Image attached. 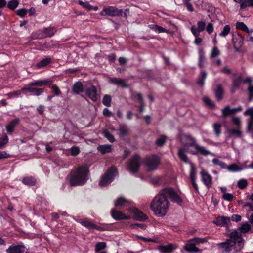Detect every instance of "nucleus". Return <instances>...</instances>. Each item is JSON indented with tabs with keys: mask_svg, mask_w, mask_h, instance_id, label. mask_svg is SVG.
I'll list each match as a JSON object with an SVG mask.
<instances>
[{
	"mask_svg": "<svg viewBox=\"0 0 253 253\" xmlns=\"http://www.w3.org/2000/svg\"><path fill=\"white\" fill-rule=\"evenodd\" d=\"M168 198L178 204L182 202L181 199L173 189L167 188L163 189L154 197L150 206L156 216L162 217L166 214L170 206Z\"/></svg>",
	"mask_w": 253,
	"mask_h": 253,
	"instance_id": "1",
	"label": "nucleus"
},
{
	"mask_svg": "<svg viewBox=\"0 0 253 253\" xmlns=\"http://www.w3.org/2000/svg\"><path fill=\"white\" fill-rule=\"evenodd\" d=\"M230 239L217 244L218 249L221 253H229L235 246V252H241L244 248L245 241L241 234L234 231L229 235Z\"/></svg>",
	"mask_w": 253,
	"mask_h": 253,
	"instance_id": "2",
	"label": "nucleus"
},
{
	"mask_svg": "<svg viewBox=\"0 0 253 253\" xmlns=\"http://www.w3.org/2000/svg\"><path fill=\"white\" fill-rule=\"evenodd\" d=\"M181 141L183 145V147L189 149L188 152L192 155H202L205 156L212 155V153L207 150L204 147L198 145L195 138L189 134L182 135Z\"/></svg>",
	"mask_w": 253,
	"mask_h": 253,
	"instance_id": "3",
	"label": "nucleus"
},
{
	"mask_svg": "<svg viewBox=\"0 0 253 253\" xmlns=\"http://www.w3.org/2000/svg\"><path fill=\"white\" fill-rule=\"evenodd\" d=\"M89 170L86 165H81L72 170L70 173L71 186L81 185L84 184L88 179Z\"/></svg>",
	"mask_w": 253,
	"mask_h": 253,
	"instance_id": "4",
	"label": "nucleus"
},
{
	"mask_svg": "<svg viewBox=\"0 0 253 253\" xmlns=\"http://www.w3.org/2000/svg\"><path fill=\"white\" fill-rule=\"evenodd\" d=\"M117 174L116 168L114 167H111L104 175L102 176L99 183V186L101 187H105L110 184Z\"/></svg>",
	"mask_w": 253,
	"mask_h": 253,
	"instance_id": "5",
	"label": "nucleus"
},
{
	"mask_svg": "<svg viewBox=\"0 0 253 253\" xmlns=\"http://www.w3.org/2000/svg\"><path fill=\"white\" fill-rule=\"evenodd\" d=\"M144 163L148 170L153 171L158 168L160 159L157 156H151L146 158Z\"/></svg>",
	"mask_w": 253,
	"mask_h": 253,
	"instance_id": "6",
	"label": "nucleus"
},
{
	"mask_svg": "<svg viewBox=\"0 0 253 253\" xmlns=\"http://www.w3.org/2000/svg\"><path fill=\"white\" fill-rule=\"evenodd\" d=\"M140 164L139 156L135 155L129 160L128 164V169L131 173H135L138 172Z\"/></svg>",
	"mask_w": 253,
	"mask_h": 253,
	"instance_id": "7",
	"label": "nucleus"
},
{
	"mask_svg": "<svg viewBox=\"0 0 253 253\" xmlns=\"http://www.w3.org/2000/svg\"><path fill=\"white\" fill-rule=\"evenodd\" d=\"M123 13L122 10H119L113 6H105L100 13L101 16H117L121 15Z\"/></svg>",
	"mask_w": 253,
	"mask_h": 253,
	"instance_id": "8",
	"label": "nucleus"
},
{
	"mask_svg": "<svg viewBox=\"0 0 253 253\" xmlns=\"http://www.w3.org/2000/svg\"><path fill=\"white\" fill-rule=\"evenodd\" d=\"M96 92V88L92 84H89L85 89L86 95L93 101H96L98 99Z\"/></svg>",
	"mask_w": 253,
	"mask_h": 253,
	"instance_id": "9",
	"label": "nucleus"
},
{
	"mask_svg": "<svg viewBox=\"0 0 253 253\" xmlns=\"http://www.w3.org/2000/svg\"><path fill=\"white\" fill-rule=\"evenodd\" d=\"M6 253H28V250L23 245H10L6 250Z\"/></svg>",
	"mask_w": 253,
	"mask_h": 253,
	"instance_id": "10",
	"label": "nucleus"
},
{
	"mask_svg": "<svg viewBox=\"0 0 253 253\" xmlns=\"http://www.w3.org/2000/svg\"><path fill=\"white\" fill-rule=\"evenodd\" d=\"M83 226L89 229H96L99 231L104 230V229L97 226L90 222L88 218H84V219H80L78 221Z\"/></svg>",
	"mask_w": 253,
	"mask_h": 253,
	"instance_id": "11",
	"label": "nucleus"
},
{
	"mask_svg": "<svg viewBox=\"0 0 253 253\" xmlns=\"http://www.w3.org/2000/svg\"><path fill=\"white\" fill-rule=\"evenodd\" d=\"M201 176V180L204 185L208 188L211 186L212 177L207 172L202 171L200 172Z\"/></svg>",
	"mask_w": 253,
	"mask_h": 253,
	"instance_id": "12",
	"label": "nucleus"
},
{
	"mask_svg": "<svg viewBox=\"0 0 253 253\" xmlns=\"http://www.w3.org/2000/svg\"><path fill=\"white\" fill-rule=\"evenodd\" d=\"M242 110V108L241 106L231 108L229 106L227 105L222 110V116L225 118L229 115H233L237 112L241 111Z\"/></svg>",
	"mask_w": 253,
	"mask_h": 253,
	"instance_id": "13",
	"label": "nucleus"
},
{
	"mask_svg": "<svg viewBox=\"0 0 253 253\" xmlns=\"http://www.w3.org/2000/svg\"><path fill=\"white\" fill-rule=\"evenodd\" d=\"M206 27V23L204 21H200L197 23V29L195 26L191 27V31L195 37H198L200 33L204 30Z\"/></svg>",
	"mask_w": 253,
	"mask_h": 253,
	"instance_id": "14",
	"label": "nucleus"
},
{
	"mask_svg": "<svg viewBox=\"0 0 253 253\" xmlns=\"http://www.w3.org/2000/svg\"><path fill=\"white\" fill-rule=\"evenodd\" d=\"M197 244L195 243L193 239L188 241L187 243L184 246V249L187 252L191 253H196L200 251V249L197 248L196 245Z\"/></svg>",
	"mask_w": 253,
	"mask_h": 253,
	"instance_id": "15",
	"label": "nucleus"
},
{
	"mask_svg": "<svg viewBox=\"0 0 253 253\" xmlns=\"http://www.w3.org/2000/svg\"><path fill=\"white\" fill-rule=\"evenodd\" d=\"M177 248L176 244H169L166 246H160L158 250L161 253H171L174 250Z\"/></svg>",
	"mask_w": 253,
	"mask_h": 253,
	"instance_id": "16",
	"label": "nucleus"
},
{
	"mask_svg": "<svg viewBox=\"0 0 253 253\" xmlns=\"http://www.w3.org/2000/svg\"><path fill=\"white\" fill-rule=\"evenodd\" d=\"M53 83V81L52 80H36L31 82L29 83L28 85L30 86H50Z\"/></svg>",
	"mask_w": 253,
	"mask_h": 253,
	"instance_id": "17",
	"label": "nucleus"
},
{
	"mask_svg": "<svg viewBox=\"0 0 253 253\" xmlns=\"http://www.w3.org/2000/svg\"><path fill=\"white\" fill-rule=\"evenodd\" d=\"M112 217L115 220L129 219L131 218L130 216L125 215L122 212L113 209L111 211Z\"/></svg>",
	"mask_w": 253,
	"mask_h": 253,
	"instance_id": "18",
	"label": "nucleus"
},
{
	"mask_svg": "<svg viewBox=\"0 0 253 253\" xmlns=\"http://www.w3.org/2000/svg\"><path fill=\"white\" fill-rule=\"evenodd\" d=\"M131 212L134 214L133 218L136 220L144 221L147 218L145 214L136 208L132 209Z\"/></svg>",
	"mask_w": 253,
	"mask_h": 253,
	"instance_id": "19",
	"label": "nucleus"
},
{
	"mask_svg": "<svg viewBox=\"0 0 253 253\" xmlns=\"http://www.w3.org/2000/svg\"><path fill=\"white\" fill-rule=\"evenodd\" d=\"M188 150L189 149L183 147L179 148L178 150V156L181 161L185 163H189L188 158L186 154V152H188Z\"/></svg>",
	"mask_w": 253,
	"mask_h": 253,
	"instance_id": "20",
	"label": "nucleus"
},
{
	"mask_svg": "<svg viewBox=\"0 0 253 253\" xmlns=\"http://www.w3.org/2000/svg\"><path fill=\"white\" fill-rule=\"evenodd\" d=\"M230 222V218L229 217L225 216L218 217L215 220L213 221V223L217 225L224 226L228 224Z\"/></svg>",
	"mask_w": 253,
	"mask_h": 253,
	"instance_id": "21",
	"label": "nucleus"
},
{
	"mask_svg": "<svg viewBox=\"0 0 253 253\" xmlns=\"http://www.w3.org/2000/svg\"><path fill=\"white\" fill-rule=\"evenodd\" d=\"M226 131L229 137L236 136L237 137H240L242 136L241 128H228Z\"/></svg>",
	"mask_w": 253,
	"mask_h": 253,
	"instance_id": "22",
	"label": "nucleus"
},
{
	"mask_svg": "<svg viewBox=\"0 0 253 253\" xmlns=\"http://www.w3.org/2000/svg\"><path fill=\"white\" fill-rule=\"evenodd\" d=\"M129 134V128L125 125H120L118 134L120 138H124Z\"/></svg>",
	"mask_w": 253,
	"mask_h": 253,
	"instance_id": "23",
	"label": "nucleus"
},
{
	"mask_svg": "<svg viewBox=\"0 0 253 253\" xmlns=\"http://www.w3.org/2000/svg\"><path fill=\"white\" fill-rule=\"evenodd\" d=\"M19 121L20 120L18 118H15L10 122V123L6 126V131L9 134L12 133L16 125L19 123Z\"/></svg>",
	"mask_w": 253,
	"mask_h": 253,
	"instance_id": "24",
	"label": "nucleus"
},
{
	"mask_svg": "<svg viewBox=\"0 0 253 253\" xmlns=\"http://www.w3.org/2000/svg\"><path fill=\"white\" fill-rule=\"evenodd\" d=\"M21 90L23 91H28L34 95L36 96H40L41 95L44 91V89L43 88H36L34 87H23L21 89Z\"/></svg>",
	"mask_w": 253,
	"mask_h": 253,
	"instance_id": "25",
	"label": "nucleus"
},
{
	"mask_svg": "<svg viewBox=\"0 0 253 253\" xmlns=\"http://www.w3.org/2000/svg\"><path fill=\"white\" fill-rule=\"evenodd\" d=\"M226 169H227L229 172H236L243 170L244 169V168L238 164L234 163L229 166L226 165Z\"/></svg>",
	"mask_w": 253,
	"mask_h": 253,
	"instance_id": "26",
	"label": "nucleus"
},
{
	"mask_svg": "<svg viewBox=\"0 0 253 253\" xmlns=\"http://www.w3.org/2000/svg\"><path fill=\"white\" fill-rule=\"evenodd\" d=\"M240 4L242 9L248 7H253V0H234Z\"/></svg>",
	"mask_w": 253,
	"mask_h": 253,
	"instance_id": "27",
	"label": "nucleus"
},
{
	"mask_svg": "<svg viewBox=\"0 0 253 253\" xmlns=\"http://www.w3.org/2000/svg\"><path fill=\"white\" fill-rule=\"evenodd\" d=\"M51 61L52 59L50 57L43 59L36 65V68L40 69L45 67L49 64L51 62Z\"/></svg>",
	"mask_w": 253,
	"mask_h": 253,
	"instance_id": "28",
	"label": "nucleus"
},
{
	"mask_svg": "<svg viewBox=\"0 0 253 253\" xmlns=\"http://www.w3.org/2000/svg\"><path fill=\"white\" fill-rule=\"evenodd\" d=\"M83 91L84 87L82 83L79 81L75 83L72 88L73 92L74 94H78L83 92Z\"/></svg>",
	"mask_w": 253,
	"mask_h": 253,
	"instance_id": "29",
	"label": "nucleus"
},
{
	"mask_svg": "<svg viewBox=\"0 0 253 253\" xmlns=\"http://www.w3.org/2000/svg\"><path fill=\"white\" fill-rule=\"evenodd\" d=\"M97 150L103 154L109 153L112 151L111 145L109 144L99 145L97 147Z\"/></svg>",
	"mask_w": 253,
	"mask_h": 253,
	"instance_id": "30",
	"label": "nucleus"
},
{
	"mask_svg": "<svg viewBox=\"0 0 253 253\" xmlns=\"http://www.w3.org/2000/svg\"><path fill=\"white\" fill-rule=\"evenodd\" d=\"M109 81L112 84L119 85L123 87L126 86L125 82L123 79L113 78L110 79Z\"/></svg>",
	"mask_w": 253,
	"mask_h": 253,
	"instance_id": "31",
	"label": "nucleus"
},
{
	"mask_svg": "<svg viewBox=\"0 0 253 253\" xmlns=\"http://www.w3.org/2000/svg\"><path fill=\"white\" fill-rule=\"evenodd\" d=\"M149 26L151 29H152L153 30H154V31H155L156 33H164V32H166V33L169 32V30H167L165 29V28H164L163 27L160 26L159 25H157L152 24V25H149Z\"/></svg>",
	"mask_w": 253,
	"mask_h": 253,
	"instance_id": "32",
	"label": "nucleus"
},
{
	"mask_svg": "<svg viewBox=\"0 0 253 253\" xmlns=\"http://www.w3.org/2000/svg\"><path fill=\"white\" fill-rule=\"evenodd\" d=\"M22 182L25 185L33 186L36 184V180L32 176L25 177L23 178Z\"/></svg>",
	"mask_w": 253,
	"mask_h": 253,
	"instance_id": "33",
	"label": "nucleus"
},
{
	"mask_svg": "<svg viewBox=\"0 0 253 253\" xmlns=\"http://www.w3.org/2000/svg\"><path fill=\"white\" fill-rule=\"evenodd\" d=\"M223 93L224 91L221 85H218L217 89L215 91V96L217 100L220 101L222 99Z\"/></svg>",
	"mask_w": 253,
	"mask_h": 253,
	"instance_id": "34",
	"label": "nucleus"
},
{
	"mask_svg": "<svg viewBox=\"0 0 253 253\" xmlns=\"http://www.w3.org/2000/svg\"><path fill=\"white\" fill-rule=\"evenodd\" d=\"M232 123L235 127L241 128L242 122L239 117L233 116L232 117Z\"/></svg>",
	"mask_w": 253,
	"mask_h": 253,
	"instance_id": "35",
	"label": "nucleus"
},
{
	"mask_svg": "<svg viewBox=\"0 0 253 253\" xmlns=\"http://www.w3.org/2000/svg\"><path fill=\"white\" fill-rule=\"evenodd\" d=\"M251 229V226L248 223L242 224L238 229L240 232L242 233H247L249 232Z\"/></svg>",
	"mask_w": 253,
	"mask_h": 253,
	"instance_id": "36",
	"label": "nucleus"
},
{
	"mask_svg": "<svg viewBox=\"0 0 253 253\" xmlns=\"http://www.w3.org/2000/svg\"><path fill=\"white\" fill-rule=\"evenodd\" d=\"M196 170L194 165L190 163V178L191 181L196 180Z\"/></svg>",
	"mask_w": 253,
	"mask_h": 253,
	"instance_id": "37",
	"label": "nucleus"
},
{
	"mask_svg": "<svg viewBox=\"0 0 253 253\" xmlns=\"http://www.w3.org/2000/svg\"><path fill=\"white\" fill-rule=\"evenodd\" d=\"M19 1L17 0H11L7 3V7L10 10L15 9L19 5Z\"/></svg>",
	"mask_w": 253,
	"mask_h": 253,
	"instance_id": "38",
	"label": "nucleus"
},
{
	"mask_svg": "<svg viewBox=\"0 0 253 253\" xmlns=\"http://www.w3.org/2000/svg\"><path fill=\"white\" fill-rule=\"evenodd\" d=\"M43 31L48 37H52L56 32V29L53 27L44 28Z\"/></svg>",
	"mask_w": 253,
	"mask_h": 253,
	"instance_id": "39",
	"label": "nucleus"
},
{
	"mask_svg": "<svg viewBox=\"0 0 253 253\" xmlns=\"http://www.w3.org/2000/svg\"><path fill=\"white\" fill-rule=\"evenodd\" d=\"M231 30L230 26L229 25H226L223 30L219 33V36L222 37H225L230 33Z\"/></svg>",
	"mask_w": 253,
	"mask_h": 253,
	"instance_id": "40",
	"label": "nucleus"
},
{
	"mask_svg": "<svg viewBox=\"0 0 253 253\" xmlns=\"http://www.w3.org/2000/svg\"><path fill=\"white\" fill-rule=\"evenodd\" d=\"M236 27L238 29H240L248 33H249V30L246 25L242 22H238L236 23Z\"/></svg>",
	"mask_w": 253,
	"mask_h": 253,
	"instance_id": "41",
	"label": "nucleus"
},
{
	"mask_svg": "<svg viewBox=\"0 0 253 253\" xmlns=\"http://www.w3.org/2000/svg\"><path fill=\"white\" fill-rule=\"evenodd\" d=\"M103 136L106 138L110 142L113 143L115 141V138L108 130H104L102 132Z\"/></svg>",
	"mask_w": 253,
	"mask_h": 253,
	"instance_id": "42",
	"label": "nucleus"
},
{
	"mask_svg": "<svg viewBox=\"0 0 253 253\" xmlns=\"http://www.w3.org/2000/svg\"><path fill=\"white\" fill-rule=\"evenodd\" d=\"M207 77V73L205 71H202L201 72V78L198 80V84L203 86L205 84V80Z\"/></svg>",
	"mask_w": 253,
	"mask_h": 253,
	"instance_id": "43",
	"label": "nucleus"
},
{
	"mask_svg": "<svg viewBox=\"0 0 253 253\" xmlns=\"http://www.w3.org/2000/svg\"><path fill=\"white\" fill-rule=\"evenodd\" d=\"M8 142V136L5 134H3L1 137L0 138V149L3 148Z\"/></svg>",
	"mask_w": 253,
	"mask_h": 253,
	"instance_id": "44",
	"label": "nucleus"
},
{
	"mask_svg": "<svg viewBox=\"0 0 253 253\" xmlns=\"http://www.w3.org/2000/svg\"><path fill=\"white\" fill-rule=\"evenodd\" d=\"M106 247V243L104 242H99L96 244L95 247V251L98 252L100 250L105 249Z\"/></svg>",
	"mask_w": 253,
	"mask_h": 253,
	"instance_id": "45",
	"label": "nucleus"
},
{
	"mask_svg": "<svg viewBox=\"0 0 253 253\" xmlns=\"http://www.w3.org/2000/svg\"><path fill=\"white\" fill-rule=\"evenodd\" d=\"M248 184V182L245 179H241L237 183V186L240 189H245Z\"/></svg>",
	"mask_w": 253,
	"mask_h": 253,
	"instance_id": "46",
	"label": "nucleus"
},
{
	"mask_svg": "<svg viewBox=\"0 0 253 253\" xmlns=\"http://www.w3.org/2000/svg\"><path fill=\"white\" fill-rule=\"evenodd\" d=\"M127 203V201L122 197L118 198L115 202L114 205L116 207L124 206Z\"/></svg>",
	"mask_w": 253,
	"mask_h": 253,
	"instance_id": "47",
	"label": "nucleus"
},
{
	"mask_svg": "<svg viewBox=\"0 0 253 253\" xmlns=\"http://www.w3.org/2000/svg\"><path fill=\"white\" fill-rule=\"evenodd\" d=\"M102 103L106 107H110L111 103V98L109 95H105L103 97Z\"/></svg>",
	"mask_w": 253,
	"mask_h": 253,
	"instance_id": "48",
	"label": "nucleus"
},
{
	"mask_svg": "<svg viewBox=\"0 0 253 253\" xmlns=\"http://www.w3.org/2000/svg\"><path fill=\"white\" fill-rule=\"evenodd\" d=\"M199 66L202 68L203 67V62L205 59V55L202 49H199Z\"/></svg>",
	"mask_w": 253,
	"mask_h": 253,
	"instance_id": "49",
	"label": "nucleus"
},
{
	"mask_svg": "<svg viewBox=\"0 0 253 253\" xmlns=\"http://www.w3.org/2000/svg\"><path fill=\"white\" fill-rule=\"evenodd\" d=\"M213 130L217 136H219L221 133V125L218 123H216L213 124Z\"/></svg>",
	"mask_w": 253,
	"mask_h": 253,
	"instance_id": "50",
	"label": "nucleus"
},
{
	"mask_svg": "<svg viewBox=\"0 0 253 253\" xmlns=\"http://www.w3.org/2000/svg\"><path fill=\"white\" fill-rule=\"evenodd\" d=\"M220 54V52L218 49L217 47H214L212 50L210 55L211 58H214L218 56H219Z\"/></svg>",
	"mask_w": 253,
	"mask_h": 253,
	"instance_id": "51",
	"label": "nucleus"
},
{
	"mask_svg": "<svg viewBox=\"0 0 253 253\" xmlns=\"http://www.w3.org/2000/svg\"><path fill=\"white\" fill-rule=\"evenodd\" d=\"M23 90H19L15 91H13L10 93H7L6 95L8 97V98H12L15 96H18L21 94L22 91Z\"/></svg>",
	"mask_w": 253,
	"mask_h": 253,
	"instance_id": "52",
	"label": "nucleus"
},
{
	"mask_svg": "<svg viewBox=\"0 0 253 253\" xmlns=\"http://www.w3.org/2000/svg\"><path fill=\"white\" fill-rule=\"evenodd\" d=\"M78 3L81 6H82L83 8L86 9L87 10L90 11V8H91V5L87 1L83 2L81 0L78 1Z\"/></svg>",
	"mask_w": 253,
	"mask_h": 253,
	"instance_id": "53",
	"label": "nucleus"
},
{
	"mask_svg": "<svg viewBox=\"0 0 253 253\" xmlns=\"http://www.w3.org/2000/svg\"><path fill=\"white\" fill-rule=\"evenodd\" d=\"M213 164L215 165H219L223 169H226V164L223 162L220 161L217 159H213L212 160Z\"/></svg>",
	"mask_w": 253,
	"mask_h": 253,
	"instance_id": "54",
	"label": "nucleus"
},
{
	"mask_svg": "<svg viewBox=\"0 0 253 253\" xmlns=\"http://www.w3.org/2000/svg\"><path fill=\"white\" fill-rule=\"evenodd\" d=\"M136 97L138 98V99H139V100L140 101V102L142 105L141 107L139 109V110H140V112H142L144 110L145 107V105L143 101V97H142L141 94H139V93L137 94L136 95Z\"/></svg>",
	"mask_w": 253,
	"mask_h": 253,
	"instance_id": "55",
	"label": "nucleus"
},
{
	"mask_svg": "<svg viewBox=\"0 0 253 253\" xmlns=\"http://www.w3.org/2000/svg\"><path fill=\"white\" fill-rule=\"evenodd\" d=\"M71 154L72 156L78 155L80 152V149L78 147L73 146L70 149Z\"/></svg>",
	"mask_w": 253,
	"mask_h": 253,
	"instance_id": "56",
	"label": "nucleus"
},
{
	"mask_svg": "<svg viewBox=\"0 0 253 253\" xmlns=\"http://www.w3.org/2000/svg\"><path fill=\"white\" fill-rule=\"evenodd\" d=\"M167 137L166 136H162L160 138L158 139L156 142V144L157 146H163L166 142Z\"/></svg>",
	"mask_w": 253,
	"mask_h": 253,
	"instance_id": "57",
	"label": "nucleus"
},
{
	"mask_svg": "<svg viewBox=\"0 0 253 253\" xmlns=\"http://www.w3.org/2000/svg\"><path fill=\"white\" fill-rule=\"evenodd\" d=\"M27 10L25 8H21L16 11V14L21 17H24L27 14Z\"/></svg>",
	"mask_w": 253,
	"mask_h": 253,
	"instance_id": "58",
	"label": "nucleus"
},
{
	"mask_svg": "<svg viewBox=\"0 0 253 253\" xmlns=\"http://www.w3.org/2000/svg\"><path fill=\"white\" fill-rule=\"evenodd\" d=\"M223 198L227 201H231L234 198L233 195L230 193H224L223 195Z\"/></svg>",
	"mask_w": 253,
	"mask_h": 253,
	"instance_id": "59",
	"label": "nucleus"
},
{
	"mask_svg": "<svg viewBox=\"0 0 253 253\" xmlns=\"http://www.w3.org/2000/svg\"><path fill=\"white\" fill-rule=\"evenodd\" d=\"M193 240L195 241V243L197 244L200 243H204L207 242V239L205 238H194Z\"/></svg>",
	"mask_w": 253,
	"mask_h": 253,
	"instance_id": "60",
	"label": "nucleus"
},
{
	"mask_svg": "<svg viewBox=\"0 0 253 253\" xmlns=\"http://www.w3.org/2000/svg\"><path fill=\"white\" fill-rule=\"evenodd\" d=\"M183 3L186 7L188 10H189L190 12L194 11V8H193L192 4L190 2V1L184 2Z\"/></svg>",
	"mask_w": 253,
	"mask_h": 253,
	"instance_id": "61",
	"label": "nucleus"
},
{
	"mask_svg": "<svg viewBox=\"0 0 253 253\" xmlns=\"http://www.w3.org/2000/svg\"><path fill=\"white\" fill-rule=\"evenodd\" d=\"M103 114L104 116L107 117H111L114 115V114L110 111V110L107 108H105L103 109Z\"/></svg>",
	"mask_w": 253,
	"mask_h": 253,
	"instance_id": "62",
	"label": "nucleus"
},
{
	"mask_svg": "<svg viewBox=\"0 0 253 253\" xmlns=\"http://www.w3.org/2000/svg\"><path fill=\"white\" fill-rule=\"evenodd\" d=\"M51 89H52L53 91L54 92V94L55 95H59L61 94V91L60 89H59L58 87L56 85H53Z\"/></svg>",
	"mask_w": 253,
	"mask_h": 253,
	"instance_id": "63",
	"label": "nucleus"
},
{
	"mask_svg": "<svg viewBox=\"0 0 253 253\" xmlns=\"http://www.w3.org/2000/svg\"><path fill=\"white\" fill-rule=\"evenodd\" d=\"M213 30L214 28L213 25L211 23H209L206 27V30L208 33L209 34H211L213 32Z\"/></svg>",
	"mask_w": 253,
	"mask_h": 253,
	"instance_id": "64",
	"label": "nucleus"
}]
</instances>
